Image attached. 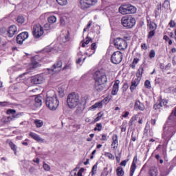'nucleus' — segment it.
Instances as JSON below:
<instances>
[{"label": "nucleus", "instance_id": "obj_34", "mask_svg": "<svg viewBox=\"0 0 176 176\" xmlns=\"http://www.w3.org/2000/svg\"><path fill=\"white\" fill-rule=\"evenodd\" d=\"M105 157H107L109 160H113L115 159V155L112 153L106 152L104 153Z\"/></svg>", "mask_w": 176, "mask_h": 176}, {"label": "nucleus", "instance_id": "obj_63", "mask_svg": "<svg viewBox=\"0 0 176 176\" xmlns=\"http://www.w3.org/2000/svg\"><path fill=\"white\" fill-rule=\"evenodd\" d=\"M160 13H161V12L158 11L157 10H155V17L157 18V16H160Z\"/></svg>", "mask_w": 176, "mask_h": 176}, {"label": "nucleus", "instance_id": "obj_11", "mask_svg": "<svg viewBox=\"0 0 176 176\" xmlns=\"http://www.w3.org/2000/svg\"><path fill=\"white\" fill-rule=\"evenodd\" d=\"M28 38V32H23L16 36V41L18 45H23V42H24V41Z\"/></svg>", "mask_w": 176, "mask_h": 176}, {"label": "nucleus", "instance_id": "obj_12", "mask_svg": "<svg viewBox=\"0 0 176 176\" xmlns=\"http://www.w3.org/2000/svg\"><path fill=\"white\" fill-rule=\"evenodd\" d=\"M111 146L113 151H116V149H118L119 147V136H118V134H113L111 136Z\"/></svg>", "mask_w": 176, "mask_h": 176}, {"label": "nucleus", "instance_id": "obj_40", "mask_svg": "<svg viewBox=\"0 0 176 176\" xmlns=\"http://www.w3.org/2000/svg\"><path fill=\"white\" fill-rule=\"evenodd\" d=\"M56 2L60 6H65V5H68V1L67 0H56Z\"/></svg>", "mask_w": 176, "mask_h": 176}, {"label": "nucleus", "instance_id": "obj_55", "mask_svg": "<svg viewBox=\"0 0 176 176\" xmlns=\"http://www.w3.org/2000/svg\"><path fill=\"white\" fill-rule=\"evenodd\" d=\"M141 49H142V50H147L148 45H146V43H142L141 44Z\"/></svg>", "mask_w": 176, "mask_h": 176}, {"label": "nucleus", "instance_id": "obj_10", "mask_svg": "<svg viewBox=\"0 0 176 176\" xmlns=\"http://www.w3.org/2000/svg\"><path fill=\"white\" fill-rule=\"evenodd\" d=\"M123 60V54L120 51L114 52L111 56V61L113 64H120Z\"/></svg>", "mask_w": 176, "mask_h": 176}, {"label": "nucleus", "instance_id": "obj_15", "mask_svg": "<svg viewBox=\"0 0 176 176\" xmlns=\"http://www.w3.org/2000/svg\"><path fill=\"white\" fill-rule=\"evenodd\" d=\"M53 72H60L63 69V61L57 60L51 67Z\"/></svg>", "mask_w": 176, "mask_h": 176}, {"label": "nucleus", "instance_id": "obj_38", "mask_svg": "<svg viewBox=\"0 0 176 176\" xmlns=\"http://www.w3.org/2000/svg\"><path fill=\"white\" fill-rule=\"evenodd\" d=\"M91 108L93 109H96V108H102V101L95 103L91 106Z\"/></svg>", "mask_w": 176, "mask_h": 176}, {"label": "nucleus", "instance_id": "obj_51", "mask_svg": "<svg viewBox=\"0 0 176 176\" xmlns=\"http://www.w3.org/2000/svg\"><path fill=\"white\" fill-rule=\"evenodd\" d=\"M168 174H169V172L167 170H161L160 172V176H167Z\"/></svg>", "mask_w": 176, "mask_h": 176}, {"label": "nucleus", "instance_id": "obj_50", "mask_svg": "<svg viewBox=\"0 0 176 176\" xmlns=\"http://www.w3.org/2000/svg\"><path fill=\"white\" fill-rule=\"evenodd\" d=\"M43 167L45 171H50V166L45 162H43Z\"/></svg>", "mask_w": 176, "mask_h": 176}, {"label": "nucleus", "instance_id": "obj_29", "mask_svg": "<svg viewBox=\"0 0 176 176\" xmlns=\"http://www.w3.org/2000/svg\"><path fill=\"white\" fill-rule=\"evenodd\" d=\"M104 116V113L99 112L96 115V118L94 120L93 123H97V122H100L101 119H102V117Z\"/></svg>", "mask_w": 176, "mask_h": 176}, {"label": "nucleus", "instance_id": "obj_16", "mask_svg": "<svg viewBox=\"0 0 176 176\" xmlns=\"http://www.w3.org/2000/svg\"><path fill=\"white\" fill-rule=\"evenodd\" d=\"M140 60L141 54L140 52H137L133 58V62L130 65L131 68H132V69H135V67L137 66L138 63H140Z\"/></svg>", "mask_w": 176, "mask_h": 176}, {"label": "nucleus", "instance_id": "obj_61", "mask_svg": "<svg viewBox=\"0 0 176 176\" xmlns=\"http://www.w3.org/2000/svg\"><path fill=\"white\" fill-rule=\"evenodd\" d=\"M124 41H126V42H127V41H130V39H131V36H124Z\"/></svg>", "mask_w": 176, "mask_h": 176}, {"label": "nucleus", "instance_id": "obj_19", "mask_svg": "<svg viewBox=\"0 0 176 176\" xmlns=\"http://www.w3.org/2000/svg\"><path fill=\"white\" fill-rule=\"evenodd\" d=\"M119 85H120V80H116L111 90V95L116 96L119 91Z\"/></svg>", "mask_w": 176, "mask_h": 176}, {"label": "nucleus", "instance_id": "obj_31", "mask_svg": "<svg viewBox=\"0 0 176 176\" xmlns=\"http://www.w3.org/2000/svg\"><path fill=\"white\" fill-rule=\"evenodd\" d=\"M116 175L118 176H124V170H123V168L122 166H118L116 169Z\"/></svg>", "mask_w": 176, "mask_h": 176}, {"label": "nucleus", "instance_id": "obj_58", "mask_svg": "<svg viewBox=\"0 0 176 176\" xmlns=\"http://www.w3.org/2000/svg\"><path fill=\"white\" fill-rule=\"evenodd\" d=\"M121 129V133H124V131H126V126L124 124H122V125H121L120 126Z\"/></svg>", "mask_w": 176, "mask_h": 176}, {"label": "nucleus", "instance_id": "obj_3", "mask_svg": "<svg viewBox=\"0 0 176 176\" xmlns=\"http://www.w3.org/2000/svg\"><path fill=\"white\" fill-rule=\"evenodd\" d=\"M67 103L70 109H74L80 104V96L79 94L72 92L67 96Z\"/></svg>", "mask_w": 176, "mask_h": 176}, {"label": "nucleus", "instance_id": "obj_17", "mask_svg": "<svg viewBox=\"0 0 176 176\" xmlns=\"http://www.w3.org/2000/svg\"><path fill=\"white\" fill-rule=\"evenodd\" d=\"M16 32H17V26L12 25L7 31V35L9 38H13L16 35Z\"/></svg>", "mask_w": 176, "mask_h": 176}, {"label": "nucleus", "instance_id": "obj_39", "mask_svg": "<svg viewBox=\"0 0 176 176\" xmlns=\"http://www.w3.org/2000/svg\"><path fill=\"white\" fill-rule=\"evenodd\" d=\"M71 68H72V63L69 60L63 67V70L65 71V69H71Z\"/></svg>", "mask_w": 176, "mask_h": 176}, {"label": "nucleus", "instance_id": "obj_47", "mask_svg": "<svg viewBox=\"0 0 176 176\" xmlns=\"http://www.w3.org/2000/svg\"><path fill=\"white\" fill-rule=\"evenodd\" d=\"M168 25L170 27V28H174L176 27V23H175V21L174 20H170L168 23Z\"/></svg>", "mask_w": 176, "mask_h": 176}, {"label": "nucleus", "instance_id": "obj_48", "mask_svg": "<svg viewBox=\"0 0 176 176\" xmlns=\"http://www.w3.org/2000/svg\"><path fill=\"white\" fill-rule=\"evenodd\" d=\"M148 56L150 58H155V56H156V52H155V50H151L149 52Z\"/></svg>", "mask_w": 176, "mask_h": 176}, {"label": "nucleus", "instance_id": "obj_20", "mask_svg": "<svg viewBox=\"0 0 176 176\" xmlns=\"http://www.w3.org/2000/svg\"><path fill=\"white\" fill-rule=\"evenodd\" d=\"M134 109L135 111H145V105L141 101L136 100L134 104Z\"/></svg>", "mask_w": 176, "mask_h": 176}, {"label": "nucleus", "instance_id": "obj_4", "mask_svg": "<svg viewBox=\"0 0 176 176\" xmlns=\"http://www.w3.org/2000/svg\"><path fill=\"white\" fill-rule=\"evenodd\" d=\"M118 10L121 14H134L137 12V8L131 4H124L120 6Z\"/></svg>", "mask_w": 176, "mask_h": 176}, {"label": "nucleus", "instance_id": "obj_54", "mask_svg": "<svg viewBox=\"0 0 176 176\" xmlns=\"http://www.w3.org/2000/svg\"><path fill=\"white\" fill-rule=\"evenodd\" d=\"M127 162H129V160H124L122 161L120 164V166H122L123 167H126V165L127 164Z\"/></svg>", "mask_w": 176, "mask_h": 176}, {"label": "nucleus", "instance_id": "obj_30", "mask_svg": "<svg viewBox=\"0 0 176 176\" xmlns=\"http://www.w3.org/2000/svg\"><path fill=\"white\" fill-rule=\"evenodd\" d=\"M35 106L38 108L39 107H42V98L36 97L34 99Z\"/></svg>", "mask_w": 176, "mask_h": 176}, {"label": "nucleus", "instance_id": "obj_26", "mask_svg": "<svg viewBox=\"0 0 176 176\" xmlns=\"http://www.w3.org/2000/svg\"><path fill=\"white\" fill-rule=\"evenodd\" d=\"M142 74H144V67H142V66H140L136 73L137 78L141 80L142 78Z\"/></svg>", "mask_w": 176, "mask_h": 176}, {"label": "nucleus", "instance_id": "obj_33", "mask_svg": "<svg viewBox=\"0 0 176 176\" xmlns=\"http://www.w3.org/2000/svg\"><path fill=\"white\" fill-rule=\"evenodd\" d=\"M47 21L50 24H54L57 21V18L54 16H50L47 18Z\"/></svg>", "mask_w": 176, "mask_h": 176}, {"label": "nucleus", "instance_id": "obj_2", "mask_svg": "<svg viewBox=\"0 0 176 176\" xmlns=\"http://www.w3.org/2000/svg\"><path fill=\"white\" fill-rule=\"evenodd\" d=\"M95 84L94 89L96 91H102L104 90V85L108 82L107 78V74L101 71H97L95 72L94 77Z\"/></svg>", "mask_w": 176, "mask_h": 176}, {"label": "nucleus", "instance_id": "obj_46", "mask_svg": "<svg viewBox=\"0 0 176 176\" xmlns=\"http://www.w3.org/2000/svg\"><path fill=\"white\" fill-rule=\"evenodd\" d=\"M32 66L34 67V68H37V67H39V63L36 62V60H35V59H32Z\"/></svg>", "mask_w": 176, "mask_h": 176}, {"label": "nucleus", "instance_id": "obj_25", "mask_svg": "<svg viewBox=\"0 0 176 176\" xmlns=\"http://www.w3.org/2000/svg\"><path fill=\"white\" fill-rule=\"evenodd\" d=\"M8 144L12 151H13L14 155H17V146L12 141H10Z\"/></svg>", "mask_w": 176, "mask_h": 176}, {"label": "nucleus", "instance_id": "obj_49", "mask_svg": "<svg viewBox=\"0 0 176 176\" xmlns=\"http://www.w3.org/2000/svg\"><path fill=\"white\" fill-rule=\"evenodd\" d=\"M109 101H111V96H108L102 100V102H103L104 104H108Z\"/></svg>", "mask_w": 176, "mask_h": 176}, {"label": "nucleus", "instance_id": "obj_43", "mask_svg": "<svg viewBox=\"0 0 176 176\" xmlns=\"http://www.w3.org/2000/svg\"><path fill=\"white\" fill-rule=\"evenodd\" d=\"M144 87L146 89H152V85H151V81L149 80H146L144 82Z\"/></svg>", "mask_w": 176, "mask_h": 176}, {"label": "nucleus", "instance_id": "obj_60", "mask_svg": "<svg viewBox=\"0 0 176 176\" xmlns=\"http://www.w3.org/2000/svg\"><path fill=\"white\" fill-rule=\"evenodd\" d=\"M170 68H171V63H168V64L165 66V70L167 71V70L170 69Z\"/></svg>", "mask_w": 176, "mask_h": 176}, {"label": "nucleus", "instance_id": "obj_44", "mask_svg": "<svg viewBox=\"0 0 176 176\" xmlns=\"http://www.w3.org/2000/svg\"><path fill=\"white\" fill-rule=\"evenodd\" d=\"M162 7L164 8V9H168L170 8V1L168 0H165L164 1V3L162 5Z\"/></svg>", "mask_w": 176, "mask_h": 176}, {"label": "nucleus", "instance_id": "obj_13", "mask_svg": "<svg viewBox=\"0 0 176 176\" xmlns=\"http://www.w3.org/2000/svg\"><path fill=\"white\" fill-rule=\"evenodd\" d=\"M31 82L33 85H41L45 82V78L41 74H38L32 77Z\"/></svg>", "mask_w": 176, "mask_h": 176}, {"label": "nucleus", "instance_id": "obj_7", "mask_svg": "<svg viewBox=\"0 0 176 176\" xmlns=\"http://www.w3.org/2000/svg\"><path fill=\"white\" fill-rule=\"evenodd\" d=\"M43 34H45V30L41 24L37 23L33 25L32 35L35 39H39L43 36Z\"/></svg>", "mask_w": 176, "mask_h": 176}, {"label": "nucleus", "instance_id": "obj_64", "mask_svg": "<svg viewBox=\"0 0 176 176\" xmlns=\"http://www.w3.org/2000/svg\"><path fill=\"white\" fill-rule=\"evenodd\" d=\"M151 124H152V126H155L156 124V119H152L151 120Z\"/></svg>", "mask_w": 176, "mask_h": 176}, {"label": "nucleus", "instance_id": "obj_14", "mask_svg": "<svg viewBox=\"0 0 176 176\" xmlns=\"http://www.w3.org/2000/svg\"><path fill=\"white\" fill-rule=\"evenodd\" d=\"M168 103V101L167 100L160 99L157 102L153 105V109H155V111H159L160 109H162V107H166Z\"/></svg>", "mask_w": 176, "mask_h": 176}, {"label": "nucleus", "instance_id": "obj_18", "mask_svg": "<svg viewBox=\"0 0 176 176\" xmlns=\"http://www.w3.org/2000/svg\"><path fill=\"white\" fill-rule=\"evenodd\" d=\"M138 160V158L137 155H135L133 157V160L132 162V164L131 165L130 168V176L134 175V173H135V170H137V161Z\"/></svg>", "mask_w": 176, "mask_h": 176}, {"label": "nucleus", "instance_id": "obj_32", "mask_svg": "<svg viewBox=\"0 0 176 176\" xmlns=\"http://www.w3.org/2000/svg\"><path fill=\"white\" fill-rule=\"evenodd\" d=\"M69 39H71V37L69 36V31H67V34L62 38V41L63 43H67V42H69Z\"/></svg>", "mask_w": 176, "mask_h": 176}, {"label": "nucleus", "instance_id": "obj_62", "mask_svg": "<svg viewBox=\"0 0 176 176\" xmlns=\"http://www.w3.org/2000/svg\"><path fill=\"white\" fill-rule=\"evenodd\" d=\"M129 115H130V112L126 111V112L124 113V114H123L122 116V118H127V116H129Z\"/></svg>", "mask_w": 176, "mask_h": 176}, {"label": "nucleus", "instance_id": "obj_28", "mask_svg": "<svg viewBox=\"0 0 176 176\" xmlns=\"http://www.w3.org/2000/svg\"><path fill=\"white\" fill-rule=\"evenodd\" d=\"M91 38L89 37V36H87L85 40H82L81 41V46L82 47H86V45H89L90 43V42H91Z\"/></svg>", "mask_w": 176, "mask_h": 176}, {"label": "nucleus", "instance_id": "obj_6", "mask_svg": "<svg viewBox=\"0 0 176 176\" xmlns=\"http://www.w3.org/2000/svg\"><path fill=\"white\" fill-rule=\"evenodd\" d=\"M113 45L118 50H120L121 52H124L128 47L127 41L120 37H117L113 39Z\"/></svg>", "mask_w": 176, "mask_h": 176}, {"label": "nucleus", "instance_id": "obj_8", "mask_svg": "<svg viewBox=\"0 0 176 176\" xmlns=\"http://www.w3.org/2000/svg\"><path fill=\"white\" fill-rule=\"evenodd\" d=\"M147 27L148 34L147 38L151 39V38H153L155 36V34H156V28H157V25L153 21H151L149 20L147 21Z\"/></svg>", "mask_w": 176, "mask_h": 176}, {"label": "nucleus", "instance_id": "obj_41", "mask_svg": "<svg viewBox=\"0 0 176 176\" xmlns=\"http://www.w3.org/2000/svg\"><path fill=\"white\" fill-rule=\"evenodd\" d=\"M16 21L19 24H23L25 21V19H24V16H19L17 17Z\"/></svg>", "mask_w": 176, "mask_h": 176}, {"label": "nucleus", "instance_id": "obj_5", "mask_svg": "<svg viewBox=\"0 0 176 176\" xmlns=\"http://www.w3.org/2000/svg\"><path fill=\"white\" fill-rule=\"evenodd\" d=\"M135 18L131 16H125L121 19V23L125 28L131 29L135 25Z\"/></svg>", "mask_w": 176, "mask_h": 176}, {"label": "nucleus", "instance_id": "obj_21", "mask_svg": "<svg viewBox=\"0 0 176 176\" xmlns=\"http://www.w3.org/2000/svg\"><path fill=\"white\" fill-rule=\"evenodd\" d=\"M29 135L32 138V140H34V141H36L37 142H45V140L41 138V136L34 132H30L29 133Z\"/></svg>", "mask_w": 176, "mask_h": 176}, {"label": "nucleus", "instance_id": "obj_37", "mask_svg": "<svg viewBox=\"0 0 176 176\" xmlns=\"http://www.w3.org/2000/svg\"><path fill=\"white\" fill-rule=\"evenodd\" d=\"M94 131H101L102 130V124L97 123L94 129Z\"/></svg>", "mask_w": 176, "mask_h": 176}, {"label": "nucleus", "instance_id": "obj_36", "mask_svg": "<svg viewBox=\"0 0 176 176\" xmlns=\"http://www.w3.org/2000/svg\"><path fill=\"white\" fill-rule=\"evenodd\" d=\"M34 124L36 127L41 128L42 127V126H43V121H42L41 120H35Z\"/></svg>", "mask_w": 176, "mask_h": 176}, {"label": "nucleus", "instance_id": "obj_22", "mask_svg": "<svg viewBox=\"0 0 176 176\" xmlns=\"http://www.w3.org/2000/svg\"><path fill=\"white\" fill-rule=\"evenodd\" d=\"M6 115H12L11 117L13 118V119H17V118H19L21 113H16L15 109H9L6 111Z\"/></svg>", "mask_w": 176, "mask_h": 176}, {"label": "nucleus", "instance_id": "obj_24", "mask_svg": "<svg viewBox=\"0 0 176 176\" xmlns=\"http://www.w3.org/2000/svg\"><path fill=\"white\" fill-rule=\"evenodd\" d=\"M159 175V170L155 166H151L148 170V176Z\"/></svg>", "mask_w": 176, "mask_h": 176}, {"label": "nucleus", "instance_id": "obj_53", "mask_svg": "<svg viewBox=\"0 0 176 176\" xmlns=\"http://www.w3.org/2000/svg\"><path fill=\"white\" fill-rule=\"evenodd\" d=\"M102 138L100 139V141H108V137L107 136V134H102Z\"/></svg>", "mask_w": 176, "mask_h": 176}, {"label": "nucleus", "instance_id": "obj_59", "mask_svg": "<svg viewBox=\"0 0 176 176\" xmlns=\"http://www.w3.org/2000/svg\"><path fill=\"white\" fill-rule=\"evenodd\" d=\"M160 67L162 71H166V66H164V63H160Z\"/></svg>", "mask_w": 176, "mask_h": 176}, {"label": "nucleus", "instance_id": "obj_56", "mask_svg": "<svg viewBox=\"0 0 176 176\" xmlns=\"http://www.w3.org/2000/svg\"><path fill=\"white\" fill-rule=\"evenodd\" d=\"M131 141H133V142H135V141H137V136L134 135V133H132L131 134Z\"/></svg>", "mask_w": 176, "mask_h": 176}, {"label": "nucleus", "instance_id": "obj_35", "mask_svg": "<svg viewBox=\"0 0 176 176\" xmlns=\"http://www.w3.org/2000/svg\"><path fill=\"white\" fill-rule=\"evenodd\" d=\"M12 120H14V118H12L11 116H7V117L3 118V123H10V122H12Z\"/></svg>", "mask_w": 176, "mask_h": 176}, {"label": "nucleus", "instance_id": "obj_57", "mask_svg": "<svg viewBox=\"0 0 176 176\" xmlns=\"http://www.w3.org/2000/svg\"><path fill=\"white\" fill-rule=\"evenodd\" d=\"M96 49H97V44L94 43L91 45V50H96Z\"/></svg>", "mask_w": 176, "mask_h": 176}, {"label": "nucleus", "instance_id": "obj_9", "mask_svg": "<svg viewBox=\"0 0 176 176\" xmlns=\"http://www.w3.org/2000/svg\"><path fill=\"white\" fill-rule=\"evenodd\" d=\"M97 2V0H80V9L86 10V9L91 8V6H94Z\"/></svg>", "mask_w": 176, "mask_h": 176}, {"label": "nucleus", "instance_id": "obj_42", "mask_svg": "<svg viewBox=\"0 0 176 176\" xmlns=\"http://www.w3.org/2000/svg\"><path fill=\"white\" fill-rule=\"evenodd\" d=\"M96 173H97V164L93 166L91 172V174L92 176L96 175Z\"/></svg>", "mask_w": 176, "mask_h": 176}, {"label": "nucleus", "instance_id": "obj_1", "mask_svg": "<svg viewBox=\"0 0 176 176\" xmlns=\"http://www.w3.org/2000/svg\"><path fill=\"white\" fill-rule=\"evenodd\" d=\"M45 104L50 111H56L60 105V101L54 91H48L45 98Z\"/></svg>", "mask_w": 176, "mask_h": 176}, {"label": "nucleus", "instance_id": "obj_45", "mask_svg": "<svg viewBox=\"0 0 176 176\" xmlns=\"http://www.w3.org/2000/svg\"><path fill=\"white\" fill-rule=\"evenodd\" d=\"M162 138H164V140H165L166 141H170L171 136H170V135H168V133H164L162 134Z\"/></svg>", "mask_w": 176, "mask_h": 176}, {"label": "nucleus", "instance_id": "obj_27", "mask_svg": "<svg viewBox=\"0 0 176 176\" xmlns=\"http://www.w3.org/2000/svg\"><path fill=\"white\" fill-rule=\"evenodd\" d=\"M137 119H138V116H133L129 120V126H130V127L134 126V124H135V122H137Z\"/></svg>", "mask_w": 176, "mask_h": 176}, {"label": "nucleus", "instance_id": "obj_52", "mask_svg": "<svg viewBox=\"0 0 176 176\" xmlns=\"http://www.w3.org/2000/svg\"><path fill=\"white\" fill-rule=\"evenodd\" d=\"M83 173H85V168H80V170H78V172L77 173V176H83L82 175Z\"/></svg>", "mask_w": 176, "mask_h": 176}, {"label": "nucleus", "instance_id": "obj_23", "mask_svg": "<svg viewBox=\"0 0 176 176\" xmlns=\"http://www.w3.org/2000/svg\"><path fill=\"white\" fill-rule=\"evenodd\" d=\"M141 80H140V78H138L137 77V78L133 79L131 81V85L130 87V90L131 91H133V90H135V89L137 88V86H138V85H140V82Z\"/></svg>", "mask_w": 176, "mask_h": 176}]
</instances>
